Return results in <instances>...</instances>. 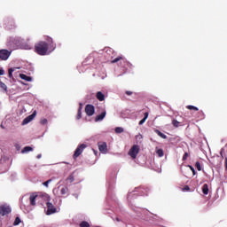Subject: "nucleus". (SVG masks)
<instances>
[{
    "label": "nucleus",
    "mask_w": 227,
    "mask_h": 227,
    "mask_svg": "<svg viewBox=\"0 0 227 227\" xmlns=\"http://www.w3.org/2000/svg\"><path fill=\"white\" fill-rule=\"evenodd\" d=\"M149 191H150L149 188L137 187V188H135L134 191L129 192L127 197L129 207H130V203H132V200L137 198V194H139L140 196H147Z\"/></svg>",
    "instance_id": "nucleus-1"
},
{
    "label": "nucleus",
    "mask_w": 227,
    "mask_h": 227,
    "mask_svg": "<svg viewBox=\"0 0 227 227\" xmlns=\"http://www.w3.org/2000/svg\"><path fill=\"white\" fill-rule=\"evenodd\" d=\"M34 49L35 52L39 56H47V52H49V43L45 41H39L35 43Z\"/></svg>",
    "instance_id": "nucleus-2"
},
{
    "label": "nucleus",
    "mask_w": 227,
    "mask_h": 227,
    "mask_svg": "<svg viewBox=\"0 0 227 227\" xmlns=\"http://www.w3.org/2000/svg\"><path fill=\"white\" fill-rule=\"evenodd\" d=\"M10 164H12V161H10V157L8 156H2L0 160V171L1 173H6L8 169H10Z\"/></svg>",
    "instance_id": "nucleus-3"
},
{
    "label": "nucleus",
    "mask_w": 227,
    "mask_h": 227,
    "mask_svg": "<svg viewBox=\"0 0 227 227\" xmlns=\"http://www.w3.org/2000/svg\"><path fill=\"white\" fill-rule=\"evenodd\" d=\"M141 148L137 145H134L129 151L128 155L131 157V159H136L137 154L139 153Z\"/></svg>",
    "instance_id": "nucleus-4"
},
{
    "label": "nucleus",
    "mask_w": 227,
    "mask_h": 227,
    "mask_svg": "<svg viewBox=\"0 0 227 227\" xmlns=\"http://www.w3.org/2000/svg\"><path fill=\"white\" fill-rule=\"evenodd\" d=\"M51 199L48 198V202L46 203L47 205V210H46V215H52V214H56L58 212V209L52 203L50 202Z\"/></svg>",
    "instance_id": "nucleus-5"
},
{
    "label": "nucleus",
    "mask_w": 227,
    "mask_h": 227,
    "mask_svg": "<svg viewBox=\"0 0 227 227\" xmlns=\"http://www.w3.org/2000/svg\"><path fill=\"white\" fill-rule=\"evenodd\" d=\"M24 198H27V200H29V201H30V205L35 207V205H36V199L38 198V194H36V193H32L31 195L27 194L22 197L21 201H22V200H24Z\"/></svg>",
    "instance_id": "nucleus-6"
},
{
    "label": "nucleus",
    "mask_w": 227,
    "mask_h": 227,
    "mask_svg": "<svg viewBox=\"0 0 227 227\" xmlns=\"http://www.w3.org/2000/svg\"><path fill=\"white\" fill-rule=\"evenodd\" d=\"M86 145L85 144H82L80 145L76 150L74 151V159H77V157H79L81 155V153H82V152H84L85 148H86Z\"/></svg>",
    "instance_id": "nucleus-7"
},
{
    "label": "nucleus",
    "mask_w": 227,
    "mask_h": 227,
    "mask_svg": "<svg viewBox=\"0 0 227 227\" xmlns=\"http://www.w3.org/2000/svg\"><path fill=\"white\" fill-rule=\"evenodd\" d=\"M12 212V207L7 205L0 206V215H8Z\"/></svg>",
    "instance_id": "nucleus-8"
},
{
    "label": "nucleus",
    "mask_w": 227,
    "mask_h": 227,
    "mask_svg": "<svg viewBox=\"0 0 227 227\" xmlns=\"http://www.w3.org/2000/svg\"><path fill=\"white\" fill-rule=\"evenodd\" d=\"M35 118H36V110H35L32 114L26 117L23 120L21 125H27V123H30V121H33V120H35Z\"/></svg>",
    "instance_id": "nucleus-9"
},
{
    "label": "nucleus",
    "mask_w": 227,
    "mask_h": 227,
    "mask_svg": "<svg viewBox=\"0 0 227 227\" xmlns=\"http://www.w3.org/2000/svg\"><path fill=\"white\" fill-rule=\"evenodd\" d=\"M85 113L87 116H93L95 114V106L93 105H87L85 106Z\"/></svg>",
    "instance_id": "nucleus-10"
},
{
    "label": "nucleus",
    "mask_w": 227,
    "mask_h": 227,
    "mask_svg": "<svg viewBox=\"0 0 227 227\" xmlns=\"http://www.w3.org/2000/svg\"><path fill=\"white\" fill-rule=\"evenodd\" d=\"M10 58V51L7 50H0V60L6 61Z\"/></svg>",
    "instance_id": "nucleus-11"
},
{
    "label": "nucleus",
    "mask_w": 227,
    "mask_h": 227,
    "mask_svg": "<svg viewBox=\"0 0 227 227\" xmlns=\"http://www.w3.org/2000/svg\"><path fill=\"white\" fill-rule=\"evenodd\" d=\"M106 114H107V112H106V109H103V112L96 116L95 121H102L106 118Z\"/></svg>",
    "instance_id": "nucleus-12"
},
{
    "label": "nucleus",
    "mask_w": 227,
    "mask_h": 227,
    "mask_svg": "<svg viewBox=\"0 0 227 227\" xmlns=\"http://www.w3.org/2000/svg\"><path fill=\"white\" fill-rule=\"evenodd\" d=\"M119 61L121 65V63H125V61H127V59H125V57H123V56H119V57L115 58L114 59H113L111 61V63H118Z\"/></svg>",
    "instance_id": "nucleus-13"
},
{
    "label": "nucleus",
    "mask_w": 227,
    "mask_h": 227,
    "mask_svg": "<svg viewBox=\"0 0 227 227\" xmlns=\"http://www.w3.org/2000/svg\"><path fill=\"white\" fill-rule=\"evenodd\" d=\"M98 149H99V152H101V153H107V144L103 143L99 145Z\"/></svg>",
    "instance_id": "nucleus-14"
},
{
    "label": "nucleus",
    "mask_w": 227,
    "mask_h": 227,
    "mask_svg": "<svg viewBox=\"0 0 227 227\" xmlns=\"http://www.w3.org/2000/svg\"><path fill=\"white\" fill-rule=\"evenodd\" d=\"M96 98H98L99 102H104V100H106V95H104L102 91H98L96 94Z\"/></svg>",
    "instance_id": "nucleus-15"
},
{
    "label": "nucleus",
    "mask_w": 227,
    "mask_h": 227,
    "mask_svg": "<svg viewBox=\"0 0 227 227\" xmlns=\"http://www.w3.org/2000/svg\"><path fill=\"white\" fill-rule=\"evenodd\" d=\"M20 77L23 81H27V82H31V81H33V78L31 76H27V75H26L24 74H20Z\"/></svg>",
    "instance_id": "nucleus-16"
},
{
    "label": "nucleus",
    "mask_w": 227,
    "mask_h": 227,
    "mask_svg": "<svg viewBox=\"0 0 227 227\" xmlns=\"http://www.w3.org/2000/svg\"><path fill=\"white\" fill-rule=\"evenodd\" d=\"M29 152H33V147H31V146H25L21 150V153H29Z\"/></svg>",
    "instance_id": "nucleus-17"
},
{
    "label": "nucleus",
    "mask_w": 227,
    "mask_h": 227,
    "mask_svg": "<svg viewBox=\"0 0 227 227\" xmlns=\"http://www.w3.org/2000/svg\"><path fill=\"white\" fill-rule=\"evenodd\" d=\"M155 152H156V155H158L159 157H164V151L162 149L156 147Z\"/></svg>",
    "instance_id": "nucleus-18"
},
{
    "label": "nucleus",
    "mask_w": 227,
    "mask_h": 227,
    "mask_svg": "<svg viewBox=\"0 0 227 227\" xmlns=\"http://www.w3.org/2000/svg\"><path fill=\"white\" fill-rule=\"evenodd\" d=\"M60 194H61L62 196H65L66 194H68V187L63 186V187L60 189Z\"/></svg>",
    "instance_id": "nucleus-19"
},
{
    "label": "nucleus",
    "mask_w": 227,
    "mask_h": 227,
    "mask_svg": "<svg viewBox=\"0 0 227 227\" xmlns=\"http://www.w3.org/2000/svg\"><path fill=\"white\" fill-rule=\"evenodd\" d=\"M48 42L50 43L51 51H54V49H56V44H54V41H52V38L49 37Z\"/></svg>",
    "instance_id": "nucleus-20"
},
{
    "label": "nucleus",
    "mask_w": 227,
    "mask_h": 227,
    "mask_svg": "<svg viewBox=\"0 0 227 227\" xmlns=\"http://www.w3.org/2000/svg\"><path fill=\"white\" fill-rule=\"evenodd\" d=\"M202 192L206 196L208 194V184H203V186H202Z\"/></svg>",
    "instance_id": "nucleus-21"
},
{
    "label": "nucleus",
    "mask_w": 227,
    "mask_h": 227,
    "mask_svg": "<svg viewBox=\"0 0 227 227\" xmlns=\"http://www.w3.org/2000/svg\"><path fill=\"white\" fill-rule=\"evenodd\" d=\"M81 118H82V107H79L77 115H76V120H81Z\"/></svg>",
    "instance_id": "nucleus-22"
},
{
    "label": "nucleus",
    "mask_w": 227,
    "mask_h": 227,
    "mask_svg": "<svg viewBox=\"0 0 227 227\" xmlns=\"http://www.w3.org/2000/svg\"><path fill=\"white\" fill-rule=\"evenodd\" d=\"M156 134L160 136V137H162V139H166L168 137L164 133L160 132L159 129H155Z\"/></svg>",
    "instance_id": "nucleus-23"
},
{
    "label": "nucleus",
    "mask_w": 227,
    "mask_h": 227,
    "mask_svg": "<svg viewBox=\"0 0 227 227\" xmlns=\"http://www.w3.org/2000/svg\"><path fill=\"white\" fill-rule=\"evenodd\" d=\"M180 121H178L176 119L172 120V125L173 127L178 128L180 127Z\"/></svg>",
    "instance_id": "nucleus-24"
},
{
    "label": "nucleus",
    "mask_w": 227,
    "mask_h": 227,
    "mask_svg": "<svg viewBox=\"0 0 227 227\" xmlns=\"http://www.w3.org/2000/svg\"><path fill=\"white\" fill-rule=\"evenodd\" d=\"M186 109H189L190 111H200V109L198 107H196L194 106H191V105L187 106Z\"/></svg>",
    "instance_id": "nucleus-25"
},
{
    "label": "nucleus",
    "mask_w": 227,
    "mask_h": 227,
    "mask_svg": "<svg viewBox=\"0 0 227 227\" xmlns=\"http://www.w3.org/2000/svg\"><path fill=\"white\" fill-rule=\"evenodd\" d=\"M13 72H15L14 68H9L8 75H9L10 79H12V77H13Z\"/></svg>",
    "instance_id": "nucleus-26"
},
{
    "label": "nucleus",
    "mask_w": 227,
    "mask_h": 227,
    "mask_svg": "<svg viewBox=\"0 0 227 227\" xmlns=\"http://www.w3.org/2000/svg\"><path fill=\"white\" fill-rule=\"evenodd\" d=\"M20 223H21L20 218V217H16L13 224H14V226H19V224H20Z\"/></svg>",
    "instance_id": "nucleus-27"
},
{
    "label": "nucleus",
    "mask_w": 227,
    "mask_h": 227,
    "mask_svg": "<svg viewBox=\"0 0 227 227\" xmlns=\"http://www.w3.org/2000/svg\"><path fill=\"white\" fill-rule=\"evenodd\" d=\"M115 132L116 134H121V132H123V128L121 127L115 128Z\"/></svg>",
    "instance_id": "nucleus-28"
},
{
    "label": "nucleus",
    "mask_w": 227,
    "mask_h": 227,
    "mask_svg": "<svg viewBox=\"0 0 227 227\" xmlns=\"http://www.w3.org/2000/svg\"><path fill=\"white\" fill-rule=\"evenodd\" d=\"M0 88H2V90H4V91L8 90V87L3 82H0Z\"/></svg>",
    "instance_id": "nucleus-29"
},
{
    "label": "nucleus",
    "mask_w": 227,
    "mask_h": 227,
    "mask_svg": "<svg viewBox=\"0 0 227 227\" xmlns=\"http://www.w3.org/2000/svg\"><path fill=\"white\" fill-rule=\"evenodd\" d=\"M80 227H90V223L88 222H82Z\"/></svg>",
    "instance_id": "nucleus-30"
},
{
    "label": "nucleus",
    "mask_w": 227,
    "mask_h": 227,
    "mask_svg": "<svg viewBox=\"0 0 227 227\" xmlns=\"http://www.w3.org/2000/svg\"><path fill=\"white\" fill-rule=\"evenodd\" d=\"M195 167L197 168L198 171H201V163H200V161L195 163Z\"/></svg>",
    "instance_id": "nucleus-31"
},
{
    "label": "nucleus",
    "mask_w": 227,
    "mask_h": 227,
    "mask_svg": "<svg viewBox=\"0 0 227 227\" xmlns=\"http://www.w3.org/2000/svg\"><path fill=\"white\" fill-rule=\"evenodd\" d=\"M51 182H52V179H49L46 182L43 183V185H44V187H49Z\"/></svg>",
    "instance_id": "nucleus-32"
},
{
    "label": "nucleus",
    "mask_w": 227,
    "mask_h": 227,
    "mask_svg": "<svg viewBox=\"0 0 227 227\" xmlns=\"http://www.w3.org/2000/svg\"><path fill=\"white\" fill-rule=\"evenodd\" d=\"M47 122H48V121H47V119H41V121H40V123H41V125H47Z\"/></svg>",
    "instance_id": "nucleus-33"
},
{
    "label": "nucleus",
    "mask_w": 227,
    "mask_h": 227,
    "mask_svg": "<svg viewBox=\"0 0 227 227\" xmlns=\"http://www.w3.org/2000/svg\"><path fill=\"white\" fill-rule=\"evenodd\" d=\"M188 168H190L191 171H192L193 175H196V170L194 169V167L189 165Z\"/></svg>",
    "instance_id": "nucleus-34"
},
{
    "label": "nucleus",
    "mask_w": 227,
    "mask_h": 227,
    "mask_svg": "<svg viewBox=\"0 0 227 227\" xmlns=\"http://www.w3.org/2000/svg\"><path fill=\"white\" fill-rule=\"evenodd\" d=\"M187 157H189V153H184V154L183 156V160H187Z\"/></svg>",
    "instance_id": "nucleus-35"
},
{
    "label": "nucleus",
    "mask_w": 227,
    "mask_h": 227,
    "mask_svg": "<svg viewBox=\"0 0 227 227\" xmlns=\"http://www.w3.org/2000/svg\"><path fill=\"white\" fill-rule=\"evenodd\" d=\"M70 183L74 182V176H69L67 179Z\"/></svg>",
    "instance_id": "nucleus-36"
},
{
    "label": "nucleus",
    "mask_w": 227,
    "mask_h": 227,
    "mask_svg": "<svg viewBox=\"0 0 227 227\" xmlns=\"http://www.w3.org/2000/svg\"><path fill=\"white\" fill-rule=\"evenodd\" d=\"M15 148H16L17 152H20V145L19 144L15 145Z\"/></svg>",
    "instance_id": "nucleus-37"
},
{
    "label": "nucleus",
    "mask_w": 227,
    "mask_h": 227,
    "mask_svg": "<svg viewBox=\"0 0 227 227\" xmlns=\"http://www.w3.org/2000/svg\"><path fill=\"white\" fill-rule=\"evenodd\" d=\"M148 116H149L148 112H145V113L144 114V119L148 120Z\"/></svg>",
    "instance_id": "nucleus-38"
},
{
    "label": "nucleus",
    "mask_w": 227,
    "mask_h": 227,
    "mask_svg": "<svg viewBox=\"0 0 227 227\" xmlns=\"http://www.w3.org/2000/svg\"><path fill=\"white\" fill-rule=\"evenodd\" d=\"M145 121H146V119L143 118V119L138 122V125H143V123H145Z\"/></svg>",
    "instance_id": "nucleus-39"
},
{
    "label": "nucleus",
    "mask_w": 227,
    "mask_h": 227,
    "mask_svg": "<svg viewBox=\"0 0 227 227\" xmlns=\"http://www.w3.org/2000/svg\"><path fill=\"white\" fill-rule=\"evenodd\" d=\"M137 139H143V135L139 134L136 136Z\"/></svg>",
    "instance_id": "nucleus-40"
},
{
    "label": "nucleus",
    "mask_w": 227,
    "mask_h": 227,
    "mask_svg": "<svg viewBox=\"0 0 227 227\" xmlns=\"http://www.w3.org/2000/svg\"><path fill=\"white\" fill-rule=\"evenodd\" d=\"M132 93H133V92L130 91V90H127V91H126V95H128L129 97H130V95H132Z\"/></svg>",
    "instance_id": "nucleus-41"
},
{
    "label": "nucleus",
    "mask_w": 227,
    "mask_h": 227,
    "mask_svg": "<svg viewBox=\"0 0 227 227\" xmlns=\"http://www.w3.org/2000/svg\"><path fill=\"white\" fill-rule=\"evenodd\" d=\"M191 188H189V186H185L183 191H190Z\"/></svg>",
    "instance_id": "nucleus-42"
},
{
    "label": "nucleus",
    "mask_w": 227,
    "mask_h": 227,
    "mask_svg": "<svg viewBox=\"0 0 227 227\" xmlns=\"http://www.w3.org/2000/svg\"><path fill=\"white\" fill-rule=\"evenodd\" d=\"M14 42H15V45H19V44H20V42H19V40H17V39H14Z\"/></svg>",
    "instance_id": "nucleus-43"
},
{
    "label": "nucleus",
    "mask_w": 227,
    "mask_h": 227,
    "mask_svg": "<svg viewBox=\"0 0 227 227\" xmlns=\"http://www.w3.org/2000/svg\"><path fill=\"white\" fill-rule=\"evenodd\" d=\"M0 75H4V71L3 69H0Z\"/></svg>",
    "instance_id": "nucleus-44"
},
{
    "label": "nucleus",
    "mask_w": 227,
    "mask_h": 227,
    "mask_svg": "<svg viewBox=\"0 0 227 227\" xmlns=\"http://www.w3.org/2000/svg\"><path fill=\"white\" fill-rule=\"evenodd\" d=\"M225 169L227 171V158H225Z\"/></svg>",
    "instance_id": "nucleus-45"
},
{
    "label": "nucleus",
    "mask_w": 227,
    "mask_h": 227,
    "mask_svg": "<svg viewBox=\"0 0 227 227\" xmlns=\"http://www.w3.org/2000/svg\"><path fill=\"white\" fill-rule=\"evenodd\" d=\"M92 151L94 152L95 155H97V153H98V152H97L95 149H92Z\"/></svg>",
    "instance_id": "nucleus-46"
},
{
    "label": "nucleus",
    "mask_w": 227,
    "mask_h": 227,
    "mask_svg": "<svg viewBox=\"0 0 227 227\" xmlns=\"http://www.w3.org/2000/svg\"><path fill=\"white\" fill-rule=\"evenodd\" d=\"M36 158H37V159H42V154H38V155L36 156Z\"/></svg>",
    "instance_id": "nucleus-47"
},
{
    "label": "nucleus",
    "mask_w": 227,
    "mask_h": 227,
    "mask_svg": "<svg viewBox=\"0 0 227 227\" xmlns=\"http://www.w3.org/2000/svg\"><path fill=\"white\" fill-rule=\"evenodd\" d=\"M74 196L76 199L79 198V195H77V194H74Z\"/></svg>",
    "instance_id": "nucleus-48"
},
{
    "label": "nucleus",
    "mask_w": 227,
    "mask_h": 227,
    "mask_svg": "<svg viewBox=\"0 0 227 227\" xmlns=\"http://www.w3.org/2000/svg\"><path fill=\"white\" fill-rule=\"evenodd\" d=\"M79 106H80L79 107H82V103H80Z\"/></svg>",
    "instance_id": "nucleus-49"
},
{
    "label": "nucleus",
    "mask_w": 227,
    "mask_h": 227,
    "mask_svg": "<svg viewBox=\"0 0 227 227\" xmlns=\"http://www.w3.org/2000/svg\"><path fill=\"white\" fill-rule=\"evenodd\" d=\"M1 128H2V129H4V127L3 126V124H1Z\"/></svg>",
    "instance_id": "nucleus-50"
},
{
    "label": "nucleus",
    "mask_w": 227,
    "mask_h": 227,
    "mask_svg": "<svg viewBox=\"0 0 227 227\" xmlns=\"http://www.w3.org/2000/svg\"><path fill=\"white\" fill-rule=\"evenodd\" d=\"M221 153V155H223V149L221 150V153Z\"/></svg>",
    "instance_id": "nucleus-51"
},
{
    "label": "nucleus",
    "mask_w": 227,
    "mask_h": 227,
    "mask_svg": "<svg viewBox=\"0 0 227 227\" xmlns=\"http://www.w3.org/2000/svg\"><path fill=\"white\" fill-rule=\"evenodd\" d=\"M117 221H120V219L117 218Z\"/></svg>",
    "instance_id": "nucleus-52"
}]
</instances>
